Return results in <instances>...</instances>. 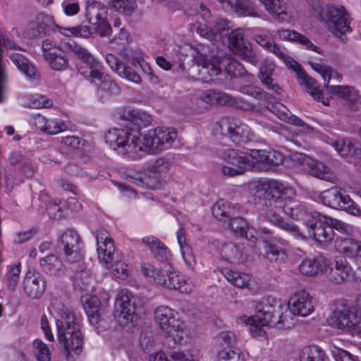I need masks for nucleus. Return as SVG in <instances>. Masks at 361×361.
Here are the masks:
<instances>
[{"label":"nucleus","instance_id":"obj_1","mask_svg":"<svg viewBox=\"0 0 361 361\" xmlns=\"http://www.w3.org/2000/svg\"><path fill=\"white\" fill-rule=\"evenodd\" d=\"M268 198L264 201L263 209L257 215L260 224L269 222L289 233L298 239H305L302 232L294 224L285 221L279 214L281 209L290 218L304 221L306 224L312 219L315 211L309 210L302 203L293 200L295 191L291 186L276 180L267 183Z\"/></svg>","mask_w":361,"mask_h":361},{"label":"nucleus","instance_id":"obj_2","mask_svg":"<svg viewBox=\"0 0 361 361\" xmlns=\"http://www.w3.org/2000/svg\"><path fill=\"white\" fill-rule=\"evenodd\" d=\"M288 308L295 315L306 317L313 312L314 302L309 293L300 290L295 293L289 299L288 307L280 300L274 298H263L256 306V314L252 317L240 316L238 321L250 326V332L255 337L263 336L264 326H276L284 324V312Z\"/></svg>","mask_w":361,"mask_h":361},{"label":"nucleus","instance_id":"obj_3","mask_svg":"<svg viewBox=\"0 0 361 361\" xmlns=\"http://www.w3.org/2000/svg\"><path fill=\"white\" fill-rule=\"evenodd\" d=\"M104 138L118 154L135 159L141 151L154 154L169 149L177 138V132L174 128L165 127L151 129L143 135L142 142L138 135L126 130L111 129Z\"/></svg>","mask_w":361,"mask_h":361},{"label":"nucleus","instance_id":"obj_4","mask_svg":"<svg viewBox=\"0 0 361 361\" xmlns=\"http://www.w3.org/2000/svg\"><path fill=\"white\" fill-rule=\"evenodd\" d=\"M50 308L60 319L56 320L58 339L63 347L68 357L71 352L79 355L82 349V334L79 322L69 309L61 300L54 298L51 300Z\"/></svg>","mask_w":361,"mask_h":361},{"label":"nucleus","instance_id":"obj_5","mask_svg":"<svg viewBox=\"0 0 361 361\" xmlns=\"http://www.w3.org/2000/svg\"><path fill=\"white\" fill-rule=\"evenodd\" d=\"M312 15L324 21L333 35L342 40L343 35L351 32L348 13L342 6L322 5L314 0L312 1Z\"/></svg>","mask_w":361,"mask_h":361},{"label":"nucleus","instance_id":"obj_6","mask_svg":"<svg viewBox=\"0 0 361 361\" xmlns=\"http://www.w3.org/2000/svg\"><path fill=\"white\" fill-rule=\"evenodd\" d=\"M195 61L199 66H202L200 74L202 75L208 74L210 77L216 76L224 69L231 76L237 77L246 75L249 78L252 77L247 73L240 62L230 56H224L221 59L219 57L209 59L206 55L197 53Z\"/></svg>","mask_w":361,"mask_h":361},{"label":"nucleus","instance_id":"obj_7","mask_svg":"<svg viewBox=\"0 0 361 361\" xmlns=\"http://www.w3.org/2000/svg\"><path fill=\"white\" fill-rule=\"evenodd\" d=\"M143 274L152 279L155 283L170 289L179 290L181 293H190L194 288V283L185 276L171 268L156 269L150 264H144L141 267Z\"/></svg>","mask_w":361,"mask_h":361},{"label":"nucleus","instance_id":"obj_8","mask_svg":"<svg viewBox=\"0 0 361 361\" xmlns=\"http://www.w3.org/2000/svg\"><path fill=\"white\" fill-rule=\"evenodd\" d=\"M154 319L159 328L171 336L176 343H180L189 336L185 324L179 319L178 313L167 306H159L154 310Z\"/></svg>","mask_w":361,"mask_h":361},{"label":"nucleus","instance_id":"obj_9","mask_svg":"<svg viewBox=\"0 0 361 361\" xmlns=\"http://www.w3.org/2000/svg\"><path fill=\"white\" fill-rule=\"evenodd\" d=\"M329 325L352 335L361 334V314L355 307H336L327 319Z\"/></svg>","mask_w":361,"mask_h":361},{"label":"nucleus","instance_id":"obj_10","mask_svg":"<svg viewBox=\"0 0 361 361\" xmlns=\"http://www.w3.org/2000/svg\"><path fill=\"white\" fill-rule=\"evenodd\" d=\"M63 46L64 49L73 51L80 59V62L78 65V71L80 75L90 80L92 82H96L97 78H101L104 73L103 66L87 49L72 39H68Z\"/></svg>","mask_w":361,"mask_h":361},{"label":"nucleus","instance_id":"obj_11","mask_svg":"<svg viewBox=\"0 0 361 361\" xmlns=\"http://www.w3.org/2000/svg\"><path fill=\"white\" fill-rule=\"evenodd\" d=\"M57 247L68 263H78L83 258V243L80 235L74 230L68 229L61 234Z\"/></svg>","mask_w":361,"mask_h":361},{"label":"nucleus","instance_id":"obj_12","mask_svg":"<svg viewBox=\"0 0 361 361\" xmlns=\"http://www.w3.org/2000/svg\"><path fill=\"white\" fill-rule=\"evenodd\" d=\"M320 200L324 205L334 209L345 210L353 216H361V210L344 191L334 187L320 194Z\"/></svg>","mask_w":361,"mask_h":361},{"label":"nucleus","instance_id":"obj_13","mask_svg":"<svg viewBox=\"0 0 361 361\" xmlns=\"http://www.w3.org/2000/svg\"><path fill=\"white\" fill-rule=\"evenodd\" d=\"M224 164L221 173L228 177H234L249 171L248 158L245 153L235 149L226 148L220 152Z\"/></svg>","mask_w":361,"mask_h":361},{"label":"nucleus","instance_id":"obj_14","mask_svg":"<svg viewBox=\"0 0 361 361\" xmlns=\"http://www.w3.org/2000/svg\"><path fill=\"white\" fill-rule=\"evenodd\" d=\"M221 134L236 143L252 140L253 133L250 128L240 121L232 118H222L218 122Z\"/></svg>","mask_w":361,"mask_h":361},{"label":"nucleus","instance_id":"obj_15","mask_svg":"<svg viewBox=\"0 0 361 361\" xmlns=\"http://www.w3.org/2000/svg\"><path fill=\"white\" fill-rule=\"evenodd\" d=\"M97 259L99 264L106 269H110L116 258L113 239L108 231L102 228L96 232Z\"/></svg>","mask_w":361,"mask_h":361},{"label":"nucleus","instance_id":"obj_16","mask_svg":"<svg viewBox=\"0 0 361 361\" xmlns=\"http://www.w3.org/2000/svg\"><path fill=\"white\" fill-rule=\"evenodd\" d=\"M114 317L117 322L126 326L136 319L135 306L132 295L128 290H122L115 301Z\"/></svg>","mask_w":361,"mask_h":361},{"label":"nucleus","instance_id":"obj_17","mask_svg":"<svg viewBox=\"0 0 361 361\" xmlns=\"http://www.w3.org/2000/svg\"><path fill=\"white\" fill-rule=\"evenodd\" d=\"M312 215L307 224L310 236L320 244H329L334 238V231L329 223L328 216H321L318 212Z\"/></svg>","mask_w":361,"mask_h":361},{"label":"nucleus","instance_id":"obj_18","mask_svg":"<svg viewBox=\"0 0 361 361\" xmlns=\"http://www.w3.org/2000/svg\"><path fill=\"white\" fill-rule=\"evenodd\" d=\"M263 245L265 252V257L271 262L276 263H283L287 259V252L289 249L288 242L283 238H275L270 243L263 241H257L254 245V251L260 255L261 252L259 247Z\"/></svg>","mask_w":361,"mask_h":361},{"label":"nucleus","instance_id":"obj_19","mask_svg":"<svg viewBox=\"0 0 361 361\" xmlns=\"http://www.w3.org/2000/svg\"><path fill=\"white\" fill-rule=\"evenodd\" d=\"M228 48L235 54L252 65L257 62L256 54L252 51L251 44L244 40V34L242 30H233L228 33Z\"/></svg>","mask_w":361,"mask_h":361},{"label":"nucleus","instance_id":"obj_20","mask_svg":"<svg viewBox=\"0 0 361 361\" xmlns=\"http://www.w3.org/2000/svg\"><path fill=\"white\" fill-rule=\"evenodd\" d=\"M334 244L338 252L351 259L357 266V269H361V240L348 237H338Z\"/></svg>","mask_w":361,"mask_h":361},{"label":"nucleus","instance_id":"obj_21","mask_svg":"<svg viewBox=\"0 0 361 361\" xmlns=\"http://www.w3.org/2000/svg\"><path fill=\"white\" fill-rule=\"evenodd\" d=\"M3 47L6 49H20L9 34L0 31V103L4 101V91L6 82V73L2 61Z\"/></svg>","mask_w":361,"mask_h":361},{"label":"nucleus","instance_id":"obj_22","mask_svg":"<svg viewBox=\"0 0 361 361\" xmlns=\"http://www.w3.org/2000/svg\"><path fill=\"white\" fill-rule=\"evenodd\" d=\"M325 88L334 96L343 99L351 109H358L360 104L358 94L352 86L325 84Z\"/></svg>","mask_w":361,"mask_h":361},{"label":"nucleus","instance_id":"obj_23","mask_svg":"<svg viewBox=\"0 0 361 361\" xmlns=\"http://www.w3.org/2000/svg\"><path fill=\"white\" fill-rule=\"evenodd\" d=\"M329 267V260L322 255L303 259L299 264V271L306 276H313L322 274Z\"/></svg>","mask_w":361,"mask_h":361},{"label":"nucleus","instance_id":"obj_24","mask_svg":"<svg viewBox=\"0 0 361 361\" xmlns=\"http://www.w3.org/2000/svg\"><path fill=\"white\" fill-rule=\"evenodd\" d=\"M297 73L298 80L301 85L305 86V90L314 99L322 102L325 106L329 105V99H324L323 91L318 87L317 81L307 75L300 65L298 70L293 69Z\"/></svg>","mask_w":361,"mask_h":361},{"label":"nucleus","instance_id":"obj_25","mask_svg":"<svg viewBox=\"0 0 361 361\" xmlns=\"http://www.w3.org/2000/svg\"><path fill=\"white\" fill-rule=\"evenodd\" d=\"M81 300L90 323L96 326L104 312L99 298L96 295H85Z\"/></svg>","mask_w":361,"mask_h":361},{"label":"nucleus","instance_id":"obj_26","mask_svg":"<svg viewBox=\"0 0 361 361\" xmlns=\"http://www.w3.org/2000/svg\"><path fill=\"white\" fill-rule=\"evenodd\" d=\"M267 108L275 114L281 121L301 127L305 133H311L313 132L314 128L306 124L300 118L291 114L288 109L282 104H277L275 106L271 105V106L269 104Z\"/></svg>","mask_w":361,"mask_h":361},{"label":"nucleus","instance_id":"obj_27","mask_svg":"<svg viewBox=\"0 0 361 361\" xmlns=\"http://www.w3.org/2000/svg\"><path fill=\"white\" fill-rule=\"evenodd\" d=\"M126 130L133 135H137L140 128L148 126L152 121L151 116L145 112L130 111L126 115ZM125 130V128H123Z\"/></svg>","mask_w":361,"mask_h":361},{"label":"nucleus","instance_id":"obj_28","mask_svg":"<svg viewBox=\"0 0 361 361\" xmlns=\"http://www.w3.org/2000/svg\"><path fill=\"white\" fill-rule=\"evenodd\" d=\"M85 16L90 23L104 24L107 16V8L99 1L88 0L86 3Z\"/></svg>","mask_w":361,"mask_h":361},{"label":"nucleus","instance_id":"obj_29","mask_svg":"<svg viewBox=\"0 0 361 361\" xmlns=\"http://www.w3.org/2000/svg\"><path fill=\"white\" fill-rule=\"evenodd\" d=\"M220 254L227 261L238 262L249 255V248L245 247L244 243L236 245L228 243L223 245Z\"/></svg>","mask_w":361,"mask_h":361},{"label":"nucleus","instance_id":"obj_30","mask_svg":"<svg viewBox=\"0 0 361 361\" xmlns=\"http://www.w3.org/2000/svg\"><path fill=\"white\" fill-rule=\"evenodd\" d=\"M300 160L304 168L312 175L320 179L329 180L331 178L330 169L323 163L306 156L300 155Z\"/></svg>","mask_w":361,"mask_h":361},{"label":"nucleus","instance_id":"obj_31","mask_svg":"<svg viewBox=\"0 0 361 361\" xmlns=\"http://www.w3.org/2000/svg\"><path fill=\"white\" fill-rule=\"evenodd\" d=\"M45 289V282L39 276L27 274L23 280L25 293L32 299L41 297Z\"/></svg>","mask_w":361,"mask_h":361},{"label":"nucleus","instance_id":"obj_32","mask_svg":"<svg viewBox=\"0 0 361 361\" xmlns=\"http://www.w3.org/2000/svg\"><path fill=\"white\" fill-rule=\"evenodd\" d=\"M94 83L97 85V96L102 102L119 92L118 86L105 73L102 74L101 78H97Z\"/></svg>","mask_w":361,"mask_h":361},{"label":"nucleus","instance_id":"obj_33","mask_svg":"<svg viewBox=\"0 0 361 361\" xmlns=\"http://www.w3.org/2000/svg\"><path fill=\"white\" fill-rule=\"evenodd\" d=\"M226 4L238 16L259 17L256 5L250 0H226Z\"/></svg>","mask_w":361,"mask_h":361},{"label":"nucleus","instance_id":"obj_34","mask_svg":"<svg viewBox=\"0 0 361 361\" xmlns=\"http://www.w3.org/2000/svg\"><path fill=\"white\" fill-rule=\"evenodd\" d=\"M40 267L48 275L61 276L65 274L66 268L62 260L55 255H49L41 259Z\"/></svg>","mask_w":361,"mask_h":361},{"label":"nucleus","instance_id":"obj_35","mask_svg":"<svg viewBox=\"0 0 361 361\" xmlns=\"http://www.w3.org/2000/svg\"><path fill=\"white\" fill-rule=\"evenodd\" d=\"M279 37L282 40H287L292 42H296L303 46L305 49L312 50L321 54L320 49L313 44L312 42L305 35L291 30H279L277 31Z\"/></svg>","mask_w":361,"mask_h":361},{"label":"nucleus","instance_id":"obj_36","mask_svg":"<svg viewBox=\"0 0 361 361\" xmlns=\"http://www.w3.org/2000/svg\"><path fill=\"white\" fill-rule=\"evenodd\" d=\"M248 158L249 171L267 172L269 171V165L267 161L266 149H250L247 154Z\"/></svg>","mask_w":361,"mask_h":361},{"label":"nucleus","instance_id":"obj_37","mask_svg":"<svg viewBox=\"0 0 361 361\" xmlns=\"http://www.w3.org/2000/svg\"><path fill=\"white\" fill-rule=\"evenodd\" d=\"M352 276L353 269L346 259L341 257L336 259L335 267L331 270V279L336 283H341L349 280Z\"/></svg>","mask_w":361,"mask_h":361},{"label":"nucleus","instance_id":"obj_38","mask_svg":"<svg viewBox=\"0 0 361 361\" xmlns=\"http://www.w3.org/2000/svg\"><path fill=\"white\" fill-rule=\"evenodd\" d=\"M9 58L16 67L23 73L29 80H35L39 78L35 68L23 54L20 53H12Z\"/></svg>","mask_w":361,"mask_h":361},{"label":"nucleus","instance_id":"obj_39","mask_svg":"<svg viewBox=\"0 0 361 361\" xmlns=\"http://www.w3.org/2000/svg\"><path fill=\"white\" fill-rule=\"evenodd\" d=\"M264 6L267 11L275 17L281 23L286 20L287 5L283 0H259Z\"/></svg>","mask_w":361,"mask_h":361},{"label":"nucleus","instance_id":"obj_40","mask_svg":"<svg viewBox=\"0 0 361 361\" xmlns=\"http://www.w3.org/2000/svg\"><path fill=\"white\" fill-rule=\"evenodd\" d=\"M300 361H329L325 351L317 345L302 348L299 355Z\"/></svg>","mask_w":361,"mask_h":361},{"label":"nucleus","instance_id":"obj_41","mask_svg":"<svg viewBox=\"0 0 361 361\" xmlns=\"http://www.w3.org/2000/svg\"><path fill=\"white\" fill-rule=\"evenodd\" d=\"M223 274L230 283L239 288H250L252 281L250 274L238 271L226 269Z\"/></svg>","mask_w":361,"mask_h":361},{"label":"nucleus","instance_id":"obj_42","mask_svg":"<svg viewBox=\"0 0 361 361\" xmlns=\"http://www.w3.org/2000/svg\"><path fill=\"white\" fill-rule=\"evenodd\" d=\"M212 214L219 221L224 220L226 218H231L235 214L234 209L231 207L230 202L220 200L217 201L212 207Z\"/></svg>","mask_w":361,"mask_h":361},{"label":"nucleus","instance_id":"obj_43","mask_svg":"<svg viewBox=\"0 0 361 361\" xmlns=\"http://www.w3.org/2000/svg\"><path fill=\"white\" fill-rule=\"evenodd\" d=\"M274 71V66L272 64H266L260 67L259 77L262 83L265 85L268 89L273 90L274 92L279 94L281 92V87L272 83L271 75Z\"/></svg>","mask_w":361,"mask_h":361},{"label":"nucleus","instance_id":"obj_44","mask_svg":"<svg viewBox=\"0 0 361 361\" xmlns=\"http://www.w3.org/2000/svg\"><path fill=\"white\" fill-rule=\"evenodd\" d=\"M252 35L255 41L266 49L270 48L274 42L272 32L264 28L254 27L252 29Z\"/></svg>","mask_w":361,"mask_h":361},{"label":"nucleus","instance_id":"obj_45","mask_svg":"<svg viewBox=\"0 0 361 361\" xmlns=\"http://www.w3.org/2000/svg\"><path fill=\"white\" fill-rule=\"evenodd\" d=\"M200 98L203 102L209 105L230 102V97L227 94L217 92L214 90H207L202 92Z\"/></svg>","mask_w":361,"mask_h":361},{"label":"nucleus","instance_id":"obj_46","mask_svg":"<svg viewBox=\"0 0 361 361\" xmlns=\"http://www.w3.org/2000/svg\"><path fill=\"white\" fill-rule=\"evenodd\" d=\"M74 286L80 290H87L93 282V276L87 269L76 271L73 276Z\"/></svg>","mask_w":361,"mask_h":361},{"label":"nucleus","instance_id":"obj_47","mask_svg":"<svg viewBox=\"0 0 361 361\" xmlns=\"http://www.w3.org/2000/svg\"><path fill=\"white\" fill-rule=\"evenodd\" d=\"M108 5L116 11L130 15L135 9V0H106Z\"/></svg>","mask_w":361,"mask_h":361},{"label":"nucleus","instance_id":"obj_48","mask_svg":"<svg viewBox=\"0 0 361 361\" xmlns=\"http://www.w3.org/2000/svg\"><path fill=\"white\" fill-rule=\"evenodd\" d=\"M248 355L239 349H222L218 353V361H245Z\"/></svg>","mask_w":361,"mask_h":361},{"label":"nucleus","instance_id":"obj_49","mask_svg":"<svg viewBox=\"0 0 361 361\" xmlns=\"http://www.w3.org/2000/svg\"><path fill=\"white\" fill-rule=\"evenodd\" d=\"M46 61L55 71H62L68 67V61L66 56L61 53L58 54L56 51L47 54Z\"/></svg>","mask_w":361,"mask_h":361},{"label":"nucleus","instance_id":"obj_50","mask_svg":"<svg viewBox=\"0 0 361 361\" xmlns=\"http://www.w3.org/2000/svg\"><path fill=\"white\" fill-rule=\"evenodd\" d=\"M111 269L112 275L120 279H126L132 271V266L122 261L121 257L116 258Z\"/></svg>","mask_w":361,"mask_h":361},{"label":"nucleus","instance_id":"obj_51","mask_svg":"<svg viewBox=\"0 0 361 361\" xmlns=\"http://www.w3.org/2000/svg\"><path fill=\"white\" fill-rule=\"evenodd\" d=\"M214 42L224 40L229 33V22L225 19L218 18L214 20L213 26Z\"/></svg>","mask_w":361,"mask_h":361},{"label":"nucleus","instance_id":"obj_52","mask_svg":"<svg viewBox=\"0 0 361 361\" xmlns=\"http://www.w3.org/2000/svg\"><path fill=\"white\" fill-rule=\"evenodd\" d=\"M270 47V48H268L267 49V51L272 52L276 56L283 60L285 63L292 69H299L300 64L297 63L295 60H293L292 58L288 56L286 49H284L283 48H281L279 45H277L275 43V42H274Z\"/></svg>","mask_w":361,"mask_h":361},{"label":"nucleus","instance_id":"obj_53","mask_svg":"<svg viewBox=\"0 0 361 361\" xmlns=\"http://www.w3.org/2000/svg\"><path fill=\"white\" fill-rule=\"evenodd\" d=\"M21 272V263L8 265L6 267V279L9 288L14 290L16 287L20 274Z\"/></svg>","mask_w":361,"mask_h":361},{"label":"nucleus","instance_id":"obj_54","mask_svg":"<svg viewBox=\"0 0 361 361\" xmlns=\"http://www.w3.org/2000/svg\"><path fill=\"white\" fill-rule=\"evenodd\" d=\"M333 147L342 157L354 154L357 149L355 143L349 140H338L334 142Z\"/></svg>","mask_w":361,"mask_h":361},{"label":"nucleus","instance_id":"obj_55","mask_svg":"<svg viewBox=\"0 0 361 361\" xmlns=\"http://www.w3.org/2000/svg\"><path fill=\"white\" fill-rule=\"evenodd\" d=\"M58 31L63 35L70 37H86L90 34V30L87 26H75L65 27L57 26Z\"/></svg>","mask_w":361,"mask_h":361},{"label":"nucleus","instance_id":"obj_56","mask_svg":"<svg viewBox=\"0 0 361 361\" xmlns=\"http://www.w3.org/2000/svg\"><path fill=\"white\" fill-rule=\"evenodd\" d=\"M34 354L37 361H51V350L41 340L35 339L33 342Z\"/></svg>","mask_w":361,"mask_h":361},{"label":"nucleus","instance_id":"obj_57","mask_svg":"<svg viewBox=\"0 0 361 361\" xmlns=\"http://www.w3.org/2000/svg\"><path fill=\"white\" fill-rule=\"evenodd\" d=\"M229 227L235 234L240 236L245 235L248 229L247 221L240 216H231L230 218Z\"/></svg>","mask_w":361,"mask_h":361},{"label":"nucleus","instance_id":"obj_58","mask_svg":"<svg viewBox=\"0 0 361 361\" xmlns=\"http://www.w3.org/2000/svg\"><path fill=\"white\" fill-rule=\"evenodd\" d=\"M169 163L164 158L157 159L153 164H149L145 170L149 173L161 175L165 173L169 170Z\"/></svg>","mask_w":361,"mask_h":361},{"label":"nucleus","instance_id":"obj_59","mask_svg":"<svg viewBox=\"0 0 361 361\" xmlns=\"http://www.w3.org/2000/svg\"><path fill=\"white\" fill-rule=\"evenodd\" d=\"M159 175L152 174L144 170L143 175L140 178V182L146 188L157 189L161 186Z\"/></svg>","mask_w":361,"mask_h":361},{"label":"nucleus","instance_id":"obj_60","mask_svg":"<svg viewBox=\"0 0 361 361\" xmlns=\"http://www.w3.org/2000/svg\"><path fill=\"white\" fill-rule=\"evenodd\" d=\"M330 350L336 361H357L356 357L349 352L335 345H331Z\"/></svg>","mask_w":361,"mask_h":361},{"label":"nucleus","instance_id":"obj_61","mask_svg":"<svg viewBox=\"0 0 361 361\" xmlns=\"http://www.w3.org/2000/svg\"><path fill=\"white\" fill-rule=\"evenodd\" d=\"M117 74L120 77L126 78L128 80L135 83L139 84L141 82L140 76L136 72H135L132 68L126 66L124 64L120 66V70Z\"/></svg>","mask_w":361,"mask_h":361},{"label":"nucleus","instance_id":"obj_62","mask_svg":"<svg viewBox=\"0 0 361 361\" xmlns=\"http://www.w3.org/2000/svg\"><path fill=\"white\" fill-rule=\"evenodd\" d=\"M52 104L51 100L41 94L32 95L30 98L29 105L32 108H49Z\"/></svg>","mask_w":361,"mask_h":361},{"label":"nucleus","instance_id":"obj_63","mask_svg":"<svg viewBox=\"0 0 361 361\" xmlns=\"http://www.w3.org/2000/svg\"><path fill=\"white\" fill-rule=\"evenodd\" d=\"M44 133L49 135L59 133L66 128V126L59 119H47Z\"/></svg>","mask_w":361,"mask_h":361},{"label":"nucleus","instance_id":"obj_64","mask_svg":"<svg viewBox=\"0 0 361 361\" xmlns=\"http://www.w3.org/2000/svg\"><path fill=\"white\" fill-rule=\"evenodd\" d=\"M240 92L250 95L254 98L265 99L267 94L259 87L253 85H243L240 87Z\"/></svg>","mask_w":361,"mask_h":361}]
</instances>
